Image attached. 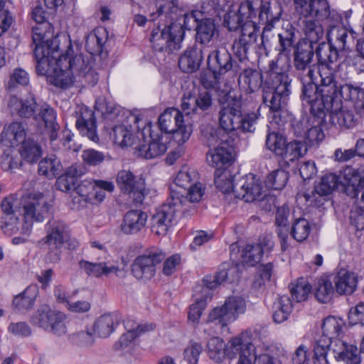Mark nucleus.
Instances as JSON below:
<instances>
[{
  "label": "nucleus",
  "mask_w": 364,
  "mask_h": 364,
  "mask_svg": "<svg viewBox=\"0 0 364 364\" xmlns=\"http://www.w3.org/2000/svg\"><path fill=\"white\" fill-rule=\"evenodd\" d=\"M197 181V173L187 166L179 171L174 179V185L184 191Z\"/></svg>",
  "instance_id": "nucleus-62"
},
{
  "label": "nucleus",
  "mask_w": 364,
  "mask_h": 364,
  "mask_svg": "<svg viewBox=\"0 0 364 364\" xmlns=\"http://www.w3.org/2000/svg\"><path fill=\"white\" fill-rule=\"evenodd\" d=\"M121 321L122 316L117 311L105 314L95 321L92 331L100 338H107L117 329Z\"/></svg>",
  "instance_id": "nucleus-37"
},
{
  "label": "nucleus",
  "mask_w": 364,
  "mask_h": 364,
  "mask_svg": "<svg viewBox=\"0 0 364 364\" xmlns=\"http://www.w3.org/2000/svg\"><path fill=\"white\" fill-rule=\"evenodd\" d=\"M178 11V0H156L149 20L164 17L166 23H159L151 31L150 42L155 52L171 53L181 49L185 31L176 22Z\"/></svg>",
  "instance_id": "nucleus-3"
},
{
  "label": "nucleus",
  "mask_w": 364,
  "mask_h": 364,
  "mask_svg": "<svg viewBox=\"0 0 364 364\" xmlns=\"http://www.w3.org/2000/svg\"><path fill=\"white\" fill-rule=\"evenodd\" d=\"M52 207L53 201L48 200L41 193L29 196L23 205L24 223L22 225L21 233L29 234L33 228V223L43 222L49 215Z\"/></svg>",
  "instance_id": "nucleus-14"
},
{
  "label": "nucleus",
  "mask_w": 364,
  "mask_h": 364,
  "mask_svg": "<svg viewBox=\"0 0 364 364\" xmlns=\"http://www.w3.org/2000/svg\"><path fill=\"white\" fill-rule=\"evenodd\" d=\"M308 151L306 143L294 140L287 143L281 157L287 161H294L303 156Z\"/></svg>",
  "instance_id": "nucleus-54"
},
{
  "label": "nucleus",
  "mask_w": 364,
  "mask_h": 364,
  "mask_svg": "<svg viewBox=\"0 0 364 364\" xmlns=\"http://www.w3.org/2000/svg\"><path fill=\"white\" fill-rule=\"evenodd\" d=\"M78 171L75 166H70L65 173L58 177L55 188L63 192H71L78 183Z\"/></svg>",
  "instance_id": "nucleus-51"
},
{
  "label": "nucleus",
  "mask_w": 364,
  "mask_h": 364,
  "mask_svg": "<svg viewBox=\"0 0 364 364\" xmlns=\"http://www.w3.org/2000/svg\"><path fill=\"white\" fill-rule=\"evenodd\" d=\"M9 107L13 114L21 118H30L34 117L38 104L33 97L18 98L13 95L9 99Z\"/></svg>",
  "instance_id": "nucleus-41"
},
{
  "label": "nucleus",
  "mask_w": 364,
  "mask_h": 364,
  "mask_svg": "<svg viewBox=\"0 0 364 364\" xmlns=\"http://www.w3.org/2000/svg\"><path fill=\"white\" fill-rule=\"evenodd\" d=\"M296 28L290 23L283 26L278 34V45L275 48L278 54L268 64V77L264 90H269V85H271L276 94L274 95L269 91H265L264 98L267 101V97H271L274 108H278L288 94L291 92V78L288 73L289 59L296 44Z\"/></svg>",
  "instance_id": "nucleus-2"
},
{
  "label": "nucleus",
  "mask_w": 364,
  "mask_h": 364,
  "mask_svg": "<svg viewBox=\"0 0 364 364\" xmlns=\"http://www.w3.org/2000/svg\"><path fill=\"white\" fill-rule=\"evenodd\" d=\"M289 180V172L279 168L271 172L266 180V186L274 190L283 189Z\"/></svg>",
  "instance_id": "nucleus-58"
},
{
  "label": "nucleus",
  "mask_w": 364,
  "mask_h": 364,
  "mask_svg": "<svg viewBox=\"0 0 364 364\" xmlns=\"http://www.w3.org/2000/svg\"><path fill=\"white\" fill-rule=\"evenodd\" d=\"M170 193L174 196H178L182 198V203L188 200L191 203L199 202L205 193V188L203 184L194 181L186 190L184 193H181L178 190L174 189L173 186L170 187Z\"/></svg>",
  "instance_id": "nucleus-52"
},
{
  "label": "nucleus",
  "mask_w": 364,
  "mask_h": 364,
  "mask_svg": "<svg viewBox=\"0 0 364 364\" xmlns=\"http://www.w3.org/2000/svg\"><path fill=\"white\" fill-rule=\"evenodd\" d=\"M65 318L66 316L64 313L52 309L47 304H43L33 313L30 321L33 325L57 336H61L67 331Z\"/></svg>",
  "instance_id": "nucleus-15"
},
{
  "label": "nucleus",
  "mask_w": 364,
  "mask_h": 364,
  "mask_svg": "<svg viewBox=\"0 0 364 364\" xmlns=\"http://www.w3.org/2000/svg\"><path fill=\"white\" fill-rule=\"evenodd\" d=\"M76 128L82 136L87 137L90 141L97 142L99 140L97 133V122L94 112L87 110L76 120Z\"/></svg>",
  "instance_id": "nucleus-45"
},
{
  "label": "nucleus",
  "mask_w": 364,
  "mask_h": 364,
  "mask_svg": "<svg viewBox=\"0 0 364 364\" xmlns=\"http://www.w3.org/2000/svg\"><path fill=\"white\" fill-rule=\"evenodd\" d=\"M259 33V26L253 21H249L242 27V31L234 43L232 51L240 61L247 58V53L251 46L257 41Z\"/></svg>",
  "instance_id": "nucleus-19"
},
{
  "label": "nucleus",
  "mask_w": 364,
  "mask_h": 364,
  "mask_svg": "<svg viewBox=\"0 0 364 364\" xmlns=\"http://www.w3.org/2000/svg\"><path fill=\"white\" fill-rule=\"evenodd\" d=\"M182 212V198L171 194L166 203L159 207L151 219V231L158 235H165Z\"/></svg>",
  "instance_id": "nucleus-13"
},
{
  "label": "nucleus",
  "mask_w": 364,
  "mask_h": 364,
  "mask_svg": "<svg viewBox=\"0 0 364 364\" xmlns=\"http://www.w3.org/2000/svg\"><path fill=\"white\" fill-rule=\"evenodd\" d=\"M258 10V23L264 25L261 35V45L266 49L267 45L269 43V40L266 33L272 31L275 24L279 22L282 11L280 6H274L273 9L271 2L266 0L259 1Z\"/></svg>",
  "instance_id": "nucleus-20"
},
{
  "label": "nucleus",
  "mask_w": 364,
  "mask_h": 364,
  "mask_svg": "<svg viewBox=\"0 0 364 364\" xmlns=\"http://www.w3.org/2000/svg\"><path fill=\"white\" fill-rule=\"evenodd\" d=\"M195 30L196 42L204 46L210 43L219 33L215 20L204 16L198 21Z\"/></svg>",
  "instance_id": "nucleus-47"
},
{
  "label": "nucleus",
  "mask_w": 364,
  "mask_h": 364,
  "mask_svg": "<svg viewBox=\"0 0 364 364\" xmlns=\"http://www.w3.org/2000/svg\"><path fill=\"white\" fill-rule=\"evenodd\" d=\"M235 271V267L229 269L228 264H222L218 271L214 275H207L203 278V281L205 288L210 290L217 288L220 284L228 279V272H233Z\"/></svg>",
  "instance_id": "nucleus-55"
},
{
  "label": "nucleus",
  "mask_w": 364,
  "mask_h": 364,
  "mask_svg": "<svg viewBox=\"0 0 364 364\" xmlns=\"http://www.w3.org/2000/svg\"><path fill=\"white\" fill-rule=\"evenodd\" d=\"M79 267L90 277L100 278L108 277L110 274H117L119 271L118 266L110 264L109 262H89L82 259L79 262Z\"/></svg>",
  "instance_id": "nucleus-42"
},
{
  "label": "nucleus",
  "mask_w": 364,
  "mask_h": 364,
  "mask_svg": "<svg viewBox=\"0 0 364 364\" xmlns=\"http://www.w3.org/2000/svg\"><path fill=\"white\" fill-rule=\"evenodd\" d=\"M348 36V31L345 26L334 27L328 31V43L321 42L316 50L320 66H326L332 70L336 68L339 53L346 49Z\"/></svg>",
  "instance_id": "nucleus-7"
},
{
  "label": "nucleus",
  "mask_w": 364,
  "mask_h": 364,
  "mask_svg": "<svg viewBox=\"0 0 364 364\" xmlns=\"http://www.w3.org/2000/svg\"><path fill=\"white\" fill-rule=\"evenodd\" d=\"M246 304L240 296H230L226 299L224 304L214 308L208 317V322H214L221 327H225L235 321L238 316L245 313Z\"/></svg>",
  "instance_id": "nucleus-18"
},
{
  "label": "nucleus",
  "mask_w": 364,
  "mask_h": 364,
  "mask_svg": "<svg viewBox=\"0 0 364 364\" xmlns=\"http://www.w3.org/2000/svg\"><path fill=\"white\" fill-rule=\"evenodd\" d=\"M264 192L261 181L255 175L250 174L247 176L245 179L240 181L238 190L235 191V197L247 203H251L262 200L266 196Z\"/></svg>",
  "instance_id": "nucleus-25"
},
{
  "label": "nucleus",
  "mask_w": 364,
  "mask_h": 364,
  "mask_svg": "<svg viewBox=\"0 0 364 364\" xmlns=\"http://www.w3.org/2000/svg\"><path fill=\"white\" fill-rule=\"evenodd\" d=\"M217 147L210 149L206 155L208 164L213 167L220 168L225 165L230 164L232 159V153L235 149V139L227 138L223 136Z\"/></svg>",
  "instance_id": "nucleus-23"
},
{
  "label": "nucleus",
  "mask_w": 364,
  "mask_h": 364,
  "mask_svg": "<svg viewBox=\"0 0 364 364\" xmlns=\"http://www.w3.org/2000/svg\"><path fill=\"white\" fill-rule=\"evenodd\" d=\"M248 350L250 355H253L255 350V346L252 343L251 337L247 333H242L232 338L225 345V356L230 359L241 358L245 351Z\"/></svg>",
  "instance_id": "nucleus-35"
},
{
  "label": "nucleus",
  "mask_w": 364,
  "mask_h": 364,
  "mask_svg": "<svg viewBox=\"0 0 364 364\" xmlns=\"http://www.w3.org/2000/svg\"><path fill=\"white\" fill-rule=\"evenodd\" d=\"M333 353L337 361H342L344 364H361L360 351L355 345L337 340Z\"/></svg>",
  "instance_id": "nucleus-40"
},
{
  "label": "nucleus",
  "mask_w": 364,
  "mask_h": 364,
  "mask_svg": "<svg viewBox=\"0 0 364 364\" xmlns=\"http://www.w3.org/2000/svg\"><path fill=\"white\" fill-rule=\"evenodd\" d=\"M303 31L304 37L299 41L311 43L316 48L321 43L320 41L322 39L324 32L323 26L318 21L312 19L304 20Z\"/></svg>",
  "instance_id": "nucleus-48"
},
{
  "label": "nucleus",
  "mask_w": 364,
  "mask_h": 364,
  "mask_svg": "<svg viewBox=\"0 0 364 364\" xmlns=\"http://www.w3.org/2000/svg\"><path fill=\"white\" fill-rule=\"evenodd\" d=\"M208 69L223 76L226 73L237 72V64L234 61L232 55L225 48L211 51L207 58Z\"/></svg>",
  "instance_id": "nucleus-22"
},
{
  "label": "nucleus",
  "mask_w": 364,
  "mask_h": 364,
  "mask_svg": "<svg viewBox=\"0 0 364 364\" xmlns=\"http://www.w3.org/2000/svg\"><path fill=\"white\" fill-rule=\"evenodd\" d=\"M227 1L225 5H220L218 2V6L213 8L212 15L219 14L220 11H226L224 15V26L227 27L230 31H236L247 23L249 21H252L253 18L256 17V10L254 6L253 0H245L241 2L239 6L233 4H228Z\"/></svg>",
  "instance_id": "nucleus-10"
},
{
  "label": "nucleus",
  "mask_w": 364,
  "mask_h": 364,
  "mask_svg": "<svg viewBox=\"0 0 364 364\" xmlns=\"http://www.w3.org/2000/svg\"><path fill=\"white\" fill-rule=\"evenodd\" d=\"M314 54L316 46L311 43L304 41L296 43L293 53V65L298 75H305L309 70H314L311 65Z\"/></svg>",
  "instance_id": "nucleus-24"
},
{
  "label": "nucleus",
  "mask_w": 364,
  "mask_h": 364,
  "mask_svg": "<svg viewBox=\"0 0 364 364\" xmlns=\"http://www.w3.org/2000/svg\"><path fill=\"white\" fill-rule=\"evenodd\" d=\"M342 183L346 195L352 198H356L364 187V167L354 168L347 166L338 176L333 173L322 176L321 181L315 186L312 196L306 195V201L314 203L316 206L323 204V199L318 197L327 196Z\"/></svg>",
  "instance_id": "nucleus-5"
},
{
  "label": "nucleus",
  "mask_w": 364,
  "mask_h": 364,
  "mask_svg": "<svg viewBox=\"0 0 364 364\" xmlns=\"http://www.w3.org/2000/svg\"><path fill=\"white\" fill-rule=\"evenodd\" d=\"M326 112L320 111L314 114H310L309 123L311 127L306 128L304 137L307 146H312L318 144L324 138L325 135L323 131V126L326 122Z\"/></svg>",
  "instance_id": "nucleus-32"
},
{
  "label": "nucleus",
  "mask_w": 364,
  "mask_h": 364,
  "mask_svg": "<svg viewBox=\"0 0 364 364\" xmlns=\"http://www.w3.org/2000/svg\"><path fill=\"white\" fill-rule=\"evenodd\" d=\"M63 166L60 159L55 155L50 154L38 164V173L48 178H53L59 175Z\"/></svg>",
  "instance_id": "nucleus-50"
},
{
  "label": "nucleus",
  "mask_w": 364,
  "mask_h": 364,
  "mask_svg": "<svg viewBox=\"0 0 364 364\" xmlns=\"http://www.w3.org/2000/svg\"><path fill=\"white\" fill-rule=\"evenodd\" d=\"M165 253L158 249L151 248L137 256L131 265L133 276L138 280L148 281L156 274V266L165 259Z\"/></svg>",
  "instance_id": "nucleus-16"
},
{
  "label": "nucleus",
  "mask_w": 364,
  "mask_h": 364,
  "mask_svg": "<svg viewBox=\"0 0 364 364\" xmlns=\"http://www.w3.org/2000/svg\"><path fill=\"white\" fill-rule=\"evenodd\" d=\"M333 282L338 294L350 295L357 289L358 276L353 272L341 269L333 275Z\"/></svg>",
  "instance_id": "nucleus-34"
},
{
  "label": "nucleus",
  "mask_w": 364,
  "mask_h": 364,
  "mask_svg": "<svg viewBox=\"0 0 364 364\" xmlns=\"http://www.w3.org/2000/svg\"><path fill=\"white\" fill-rule=\"evenodd\" d=\"M343 322L340 318L330 316L323 319L322 323V336L316 339L314 344V363L329 364L327 358L328 352L333 342L342 332Z\"/></svg>",
  "instance_id": "nucleus-12"
},
{
  "label": "nucleus",
  "mask_w": 364,
  "mask_h": 364,
  "mask_svg": "<svg viewBox=\"0 0 364 364\" xmlns=\"http://www.w3.org/2000/svg\"><path fill=\"white\" fill-rule=\"evenodd\" d=\"M310 232L311 226L309 221L304 218H300L296 219L292 223L290 233L294 240L302 242L309 237Z\"/></svg>",
  "instance_id": "nucleus-59"
},
{
  "label": "nucleus",
  "mask_w": 364,
  "mask_h": 364,
  "mask_svg": "<svg viewBox=\"0 0 364 364\" xmlns=\"http://www.w3.org/2000/svg\"><path fill=\"white\" fill-rule=\"evenodd\" d=\"M213 106V95L208 90H199L197 94L183 96L181 108L186 114L206 115Z\"/></svg>",
  "instance_id": "nucleus-21"
},
{
  "label": "nucleus",
  "mask_w": 364,
  "mask_h": 364,
  "mask_svg": "<svg viewBox=\"0 0 364 364\" xmlns=\"http://www.w3.org/2000/svg\"><path fill=\"white\" fill-rule=\"evenodd\" d=\"M21 144L19 151L22 159L30 164L36 163L42 155L41 146L31 139H26Z\"/></svg>",
  "instance_id": "nucleus-53"
},
{
  "label": "nucleus",
  "mask_w": 364,
  "mask_h": 364,
  "mask_svg": "<svg viewBox=\"0 0 364 364\" xmlns=\"http://www.w3.org/2000/svg\"><path fill=\"white\" fill-rule=\"evenodd\" d=\"M37 31L33 29L32 34L37 75L47 76L49 82L56 87L62 90L70 88L73 85V77L69 75L68 68H73L75 60L80 63L82 58L73 56L74 50L71 44L65 53H61L58 37L45 40V36Z\"/></svg>",
  "instance_id": "nucleus-1"
},
{
  "label": "nucleus",
  "mask_w": 364,
  "mask_h": 364,
  "mask_svg": "<svg viewBox=\"0 0 364 364\" xmlns=\"http://www.w3.org/2000/svg\"><path fill=\"white\" fill-rule=\"evenodd\" d=\"M111 136L114 143L122 147L130 146L134 144V136L132 131L124 124H118L113 127Z\"/></svg>",
  "instance_id": "nucleus-57"
},
{
  "label": "nucleus",
  "mask_w": 364,
  "mask_h": 364,
  "mask_svg": "<svg viewBox=\"0 0 364 364\" xmlns=\"http://www.w3.org/2000/svg\"><path fill=\"white\" fill-rule=\"evenodd\" d=\"M311 291V286L309 282L304 278H300L291 289V297L296 302H301L307 299Z\"/></svg>",
  "instance_id": "nucleus-63"
},
{
  "label": "nucleus",
  "mask_w": 364,
  "mask_h": 364,
  "mask_svg": "<svg viewBox=\"0 0 364 364\" xmlns=\"http://www.w3.org/2000/svg\"><path fill=\"white\" fill-rule=\"evenodd\" d=\"M137 128V138L141 139L144 143H148L141 144L136 149L139 156L146 159H151L161 156L166 151L167 146L161 141V134L154 133L152 130V124L150 122H145L141 129L139 124Z\"/></svg>",
  "instance_id": "nucleus-17"
},
{
  "label": "nucleus",
  "mask_w": 364,
  "mask_h": 364,
  "mask_svg": "<svg viewBox=\"0 0 364 364\" xmlns=\"http://www.w3.org/2000/svg\"><path fill=\"white\" fill-rule=\"evenodd\" d=\"M207 353L216 363H221L225 357V343L219 337H213L208 341Z\"/></svg>",
  "instance_id": "nucleus-56"
},
{
  "label": "nucleus",
  "mask_w": 364,
  "mask_h": 364,
  "mask_svg": "<svg viewBox=\"0 0 364 364\" xmlns=\"http://www.w3.org/2000/svg\"><path fill=\"white\" fill-rule=\"evenodd\" d=\"M158 126L161 133L172 134V139L178 145L186 142L193 132L192 125L184 124L183 113L175 107L166 109L160 114Z\"/></svg>",
  "instance_id": "nucleus-11"
},
{
  "label": "nucleus",
  "mask_w": 364,
  "mask_h": 364,
  "mask_svg": "<svg viewBox=\"0 0 364 364\" xmlns=\"http://www.w3.org/2000/svg\"><path fill=\"white\" fill-rule=\"evenodd\" d=\"M107 41V30L104 28H99L95 31L93 34H91L87 41L86 47L90 48V43L95 44L93 50L90 51L91 53H101L103 50L104 46Z\"/></svg>",
  "instance_id": "nucleus-64"
},
{
  "label": "nucleus",
  "mask_w": 364,
  "mask_h": 364,
  "mask_svg": "<svg viewBox=\"0 0 364 364\" xmlns=\"http://www.w3.org/2000/svg\"><path fill=\"white\" fill-rule=\"evenodd\" d=\"M328 113L329 120L332 124L341 129H351L354 127L358 118L352 110L344 109L341 105L338 109H326V114Z\"/></svg>",
  "instance_id": "nucleus-44"
},
{
  "label": "nucleus",
  "mask_w": 364,
  "mask_h": 364,
  "mask_svg": "<svg viewBox=\"0 0 364 364\" xmlns=\"http://www.w3.org/2000/svg\"><path fill=\"white\" fill-rule=\"evenodd\" d=\"M296 12L305 18L315 17L324 21L330 8L327 0H294Z\"/></svg>",
  "instance_id": "nucleus-27"
},
{
  "label": "nucleus",
  "mask_w": 364,
  "mask_h": 364,
  "mask_svg": "<svg viewBox=\"0 0 364 364\" xmlns=\"http://www.w3.org/2000/svg\"><path fill=\"white\" fill-rule=\"evenodd\" d=\"M73 56H80L82 58L80 63L75 61L73 68H68L69 75L73 77V82L78 80L91 87L97 85L99 80L98 73L88 63H85L81 54H74L73 53Z\"/></svg>",
  "instance_id": "nucleus-29"
},
{
  "label": "nucleus",
  "mask_w": 364,
  "mask_h": 364,
  "mask_svg": "<svg viewBox=\"0 0 364 364\" xmlns=\"http://www.w3.org/2000/svg\"><path fill=\"white\" fill-rule=\"evenodd\" d=\"M38 294L39 288L37 284L29 285L23 291L14 296L12 301L14 309L23 312L32 309Z\"/></svg>",
  "instance_id": "nucleus-46"
},
{
  "label": "nucleus",
  "mask_w": 364,
  "mask_h": 364,
  "mask_svg": "<svg viewBox=\"0 0 364 364\" xmlns=\"http://www.w3.org/2000/svg\"><path fill=\"white\" fill-rule=\"evenodd\" d=\"M117 184L124 194L143 193L145 181L127 170L119 171L117 175Z\"/></svg>",
  "instance_id": "nucleus-33"
},
{
  "label": "nucleus",
  "mask_w": 364,
  "mask_h": 364,
  "mask_svg": "<svg viewBox=\"0 0 364 364\" xmlns=\"http://www.w3.org/2000/svg\"><path fill=\"white\" fill-rule=\"evenodd\" d=\"M46 236L41 239L38 245L41 247L46 245L48 249L47 259L51 263L60 260L62 247L68 235V226L62 220L51 218L45 225Z\"/></svg>",
  "instance_id": "nucleus-9"
},
{
  "label": "nucleus",
  "mask_w": 364,
  "mask_h": 364,
  "mask_svg": "<svg viewBox=\"0 0 364 364\" xmlns=\"http://www.w3.org/2000/svg\"><path fill=\"white\" fill-rule=\"evenodd\" d=\"M333 282L329 276H322L317 279L315 296L321 303L326 304L332 299L336 291Z\"/></svg>",
  "instance_id": "nucleus-49"
},
{
  "label": "nucleus",
  "mask_w": 364,
  "mask_h": 364,
  "mask_svg": "<svg viewBox=\"0 0 364 364\" xmlns=\"http://www.w3.org/2000/svg\"><path fill=\"white\" fill-rule=\"evenodd\" d=\"M203 60V49L197 44L188 47L178 60L179 68L186 73L197 71Z\"/></svg>",
  "instance_id": "nucleus-38"
},
{
  "label": "nucleus",
  "mask_w": 364,
  "mask_h": 364,
  "mask_svg": "<svg viewBox=\"0 0 364 364\" xmlns=\"http://www.w3.org/2000/svg\"><path fill=\"white\" fill-rule=\"evenodd\" d=\"M259 242L255 244H247L242 250L241 255L242 262L249 266H255L262 257L265 250L270 251L273 242L267 237L259 238Z\"/></svg>",
  "instance_id": "nucleus-31"
},
{
  "label": "nucleus",
  "mask_w": 364,
  "mask_h": 364,
  "mask_svg": "<svg viewBox=\"0 0 364 364\" xmlns=\"http://www.w3.org/2000/svg\"><path fill=\"white\" fill-rule=\"evenodd\" d=\"M289 208L287 205L284 204L277 208L275 214V225L282 252H285L289 247V243L288 242L289 232Z\"/></svg>",
  "instance_id": "nucleus-39"
},
{
  "label": "nucleus",
  "mask_w": 364,
  "mask_h": 364,
  "mask_svg": "<svg viewBox=\"0 0 364 364\" xmlns=\"http://www.w3.org/2000/svg\"><path fill=\"white\" fill-rule=\"evenodd\" d=\"M27 124L20 121H13L6 124L0 134V140L8 146H17L26 139Z\"/></svg>",
  "instance_id": "nucleus-30"
},
{
  "label": "nucleus",
  "mask_w": 364,
  "mask_h": 364,
  "mask_svg": "<svg viewBox=\"0 0 364 364\" xmlns=\"http://www.w3.org/2000/svg\"><path fill=\"white\" fill-rule=\"evenodd\" d=\"M266 78L263 80L262 73L256 69H245L242 73H240L238 78V84L241 89L244 90V92L247 94H252L260 89H262V102L263 104L269 107V111L274 113L273 119L275 120L277 124H279V121H277V114L279 113L280 110L284 107L289 99V95L291 93H289L285 99L284 102L281 103L280 106L278 108H274L273 107V104H272L271 97H267V100H265L264 98V87L266 86V82L268 77V67L267 68V70L265 71ZM273 87L271 85H269V91L271 94L275 95L276 92L272 89ZM268 92V90H267Z\"/></svg>",
  "instance_id": "nucleus-8"
},
{
  "label": "nucleus",
  "mask_w": 364,
  "mask_h": 364,
  "mask_svg": "<svg viewBox=\"0 0 364 364\" xmlns=\"http://www.w3.org/2000/svg\"><path fill=\"white\" fill-rule=\"evenodd\" d=\"M335 95L332 97L338 98V106H333V109H338L342 105V100L349 101L353 103L355 109H364V90L351 84L338 85L335 80Z\"/></svg>",
  "instance_id": "nucleus-26"
},
{
  "label": "nucleus",
  "mask_w": 364,
  "mask_h": 364,
  "mask_svg": "<svg viewBox=\"0 0 364 364\" xmlns=\"http://www.w3.org/2000/svg\"><path fill=\"white\" fill-rule=\"evenodd\" d=\"M36 121L41 120L44 125V133L48 136L53 149L57 151L55 145L58 137L60 125L57 122V113L55 109L48 105L41 107L38 114H35Z\"/></svg>",
  "instance_id": "nucleus-28"
},
{
  "label": "nucleus",
  "mask_w": 364,
  "mask_h": 364,
  "mask_svg": "<svg viewBox=\"0 0 364 364\" xmlns=\"http://www.w3.org/2000/svg\"><path fill=\"white\" fill-rule=\"evenodd\" d=\"M248 350L250 355H253L255 350V346L252 343L251 337L247 333H242L232 338L225 345V356L230 359L241 358L245 351Z\"/></svg>",
  "instance_id": "nucleus-36"
},
{
  "label": "nucleus",
  "mask_w": 364,
  "mask_h": 364,
  "mask_svg": "<svg viewBox=\"0 0 364 364\" xmlns=\"http://www.w3.org/2000/svg\"><path fill=\"white\" fill-rule=\"evenodd\" d=\"M147 215L139 210L128 211L124 216L121 230L126 235H132L140 231L146 225Z\"/></svg>",
  "instance_id": "nucleus-43"
},
{
  "label": "nucleus",
  "mask_w": 364,
  "mask_h": 364,
  "mask_svg": "<svg viewBox=\"0 0 364 364\" xmlns=\"http://www.w3.org/2000/svg\"><path fill=\"white\" fill-rule=\"evenodd\" d=\"M321 82H316L317 77L314 70H309L307 73L299 75L301 86V100L303 105L309 106L310 114L326 112L338 106V98L332 97L335 95V73L333 70L320 66L318 70Z\"/></svg>",
  "instance_id": "nucleus-4"
},
{
  "label": "nucleus",
  "mask_w": 364,
  "mask_h": 364,
  "mask_svg": "<svg viewBox=\"0 0 364 364\" xmlns=\"http://www.w3.org/2000/svg\"><path fill=\"white\" fill-rule=\"evenodd\" d=\"M219 102L223 104L219 111V124L224 132L223 136L231 139L237 131L242 133L255 132L257 116L253 112L243 114L240 100L226 93Z\"/></svg>",
  "instance_id": "nucleus-6"
},
{
  "label": "nucleus",
  "mask_w": 364,
  "mask_h": 364,
  "mask_svg": "<svg viewBox=\"0 0 364 364\" xmlns=\"http://www.w3.org/2000/svg\"><path fill=\"white\" fill-rule=\"evenodd\" d=\"M211 299V296H202L197 298L193 304L189 307L188 313V319L193 323H198L200 318L203 314V311L207 306V300Z\"/></svg>",
  "instance_id": "nucleus-61"
},
{
  "label": "nucleus",
  "mask_w": 364,
  "mask_h": 364,
  "mask_svg": "<svg viewBox=\"0 0 364 364\" xmlns=\"http://www.w3.org/2000/svg\"><path fill=\"white\" fill-rule=\"evenodd\" d=\"M265 144L269 150L281 157L286 147L287 141L283 135L274 132L267 135Z\"/></svg>",
  "instance_id": "nucleus-60"
}]
</instances>
